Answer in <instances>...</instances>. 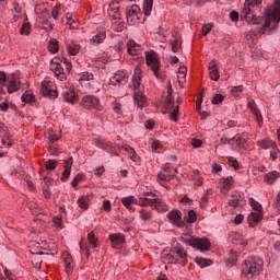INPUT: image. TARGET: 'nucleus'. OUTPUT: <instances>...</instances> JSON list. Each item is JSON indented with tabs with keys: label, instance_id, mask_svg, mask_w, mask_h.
Segmentation results:
<instances>
[{
	"label": "nucleus",
	"instance_id": "nucleus-58",
	"mask_svg": "<svg viewBox=\"0 0 280 280\" xmlns=\"http://www.w3.org/2000/svg\"><path fill=\"white\" fill-rule=\"evenodd\" d=\"M180 49V42L178 39H174L172 42V51L174 54H177V51Z\"/></svg>",
	"mask_w": 280,
	"mask_h": 280
},
{
	"label": "nucleus",
	"instance_id": "nucleus-3",
	"mask_svg": "<svg viewBox=\"0 0 280 280\" xmlns=\"http://www.w3.org/2000/svg\"><path fill=\"white\" fill-rule=\"evenodd\" d=\"M261 1L262 0H245V3L241 12V16L242 19H245L249 25H259V23L264 21V18L253 14V11L250 10V8L261 5Z\"/></svg>",
	"mask_w": 280,
	"mask_h": 280
},
{
	"label": "nucleus",
	"instance_id": "nucleus-48",
	"mask_svg": "<svg viewBox=\"0 0 280 280\" xmlns=\"http://www.w3.org/2000/svg\"><path fill=\"white\" fill-rule=\"evenodd\" d=\"M45 167H46V170H48L50 172H54V170H56L58 167V161H56V160H48L45 163Z\"/></svg>",
	"mask_w": 280,
	"mask_h": 280
},
{
	"label": "nucleus",
	"instance_id": "nucleus-51",
	"mask_svg": "<svg viewBox=\"0 0 280 280\" xmlns=\"http://www.w3.org/2000/svg\"><path fill=\"white\" fill-rule=\"evenodd\" d=\"M196 220H198V214L196 213V211L190 210L188 212V219H187L188 224H194Z\"/></svg>",
	"mask_w": 280,
	"mask_h": 280
},
{
	"label": "nucleus",
	"instance_id": "nucleus-57",
	"mask_svg": "<svg viewBox=\"0 0 280 280\" xmlns=\"http://www.w3.org/2000/svg\"><path fill=\"white\" fill-rule=\"evenodd\" d=\"M113 109H114V113H116V115H122L124 112L121 110V103L119 102H114L113 103Z\"/></svg>",
	"mask_w": 280,
	"mask_h": 280
},
{
	"label": "nucleus",
	"instance_id": "nucleus-55",
	"mask_svg": "<svg viewBox=\"0 0 280 280\" xmlns=\"http://www.w3.org/2000/svg\"><path fill=\"white\" fill-rule=\"evenodd\" d=\"M60 8H61V5H60L59 3L56 4V5L52 8V10H51V16H52V19L58 20V18L60 16Z\"/></svg>",
	"mask_w": 280,
	"mask_h": 280
},
{
	"label": "nucleus",
	"instance_id": "nucleus-49",
	"mask_svg": "<svg viewBox=\"0 0 280 280\" xmlns=\"http://www.w3.org/2000/svg\"><path fill=\"white\" fill-rule=\"evenodd\" d=\"M195 185L197 187H202L203 183H205V178L202 176H200V172L195 171Z\"/></svg>",
	"mask_w": 280,
	"mask_h": 280
},
{
	"label": "nucleus",
	"instance_id": "nucleus-64",
	"mask_svg": "<svg viewBox=\"0 0 280 280\" xmlns=\"http://www.w3.org/2000/svg\"><path fill=\"white\" fill-rule=\"evenodd\" d=\"M30 30H31L30 24H23L20 30V34L27 35V34H30Z\"/></svg>",
	"mask_w": 280,
	"mask_h": 280
},
{
	"label": "nucleus",
	"instance_id": "nucleus-2",
	"mask_svg": "<svg viewBox=\"0 0 280 280\" xmlns=\"http://www.w3.org/2000/svg\"><path fill=\"white\" fill-rule=\"evenodd\" d=\"M141 78H142V71L140 67H136L133 77H132V84L135 90L133 93V102L138 106V108H145L148 106V96L143 94L139 89L141 86Z\"/></svg>",
	"mask_w": 280,
	"mask_h": 280
},
{
	"label": "nucleus",
	"instance_id": "nucleus-52",
	"mask_svg": "<svg viewBox=\"0 0 280 280\" xmlns=\"http://www.w3.org/2000/svg\"><path fill=\"white\" fill-rule=\"evenodd\" d=\"M244 91V85L233 86L231 90V94L234 97H240V93Z\"/></svg>",
	"mask_w": 280,
	"mask_h": 280
},
{
	"label": "nucleus",
	"instance_id": "nucleus-19",
	"mask_svg": "<svg viewBox=\"0 0 280 280\" xmlns=\"http://www.w3.org/2000/svg\"><path fill=\"white\" fill-rule=\"evenodd\" d=\"M8 86H7V91L8 93L12 94V93H16V91H19V89H21V79L16 75H12L11 79H8Z\"/></svg>",
	"mask_w": 280,
	"mask_h": 280
},
{
	"label": "nucleus",
	"instance_id": "nucleus-50",
	"mask_svg": "<svg viewBox=\"0 0 280 280\" xmlns=\"http://www.w3.org/2000/svg\"><path fill=\"white\" fill-rule=\"evenodd\" d=\"M97 147L106 152H110V150H113V147H110V144L104 140L97 141Z\"/></svg>",
	"mask_w": 280,
	"mask_h": 280
},
{
	"label": "nucleus",
	"instance_id": "nucleus-26",
	"mask_svg": "<svg viewBox=\"0 0 280 280\" xmlns=\"http://www.w3.org/2000/svg\"><path fill=\"white\" fill-rule=\"evenodd\" d=\"M127 51L129 56H139V54H141V45L137 44L135 40H129Z\"/></svg>",
	"mask_w": 280,
	"mask_h": 280
},
{
	"label": "nucleus",
	"instance_id": "nucleus-36",
	"mask_svg": "<svg viewBox=\"0 0 280 280\" xmlns=\"http://www.w3.org/2000/svg\"><path fill=\"white\" fill-rule=\"evenodd\" d=\"M138 213L140 215V220L143 222H150V220H152V212L145 208L140 209Z\"/></svg>",
	"mask_w": 280,
	"mask_h": 280
},
{
	"label": "nucleus",
	"instance_id": "nucleus-56",
	"mask_svg": "<svg viewBox=\"0 0 280 280\" xmlns=\"http://www.w3.org/2000/svg\"><path fill=\"white\" fill-rule=\"evenodd\" d=\"M22 102H26V103L34 102V95L32 94V92H25L22 95Z\"/></svg>",
	"mask_w": 280,
	"mask_h": 280
},
{
	"label": "nucleus",
	"instance_id": "nucleus-54",
	"mask_svg": "<svg viewBox=\"0 0 280 280\" xmlns=\"http://www.w3.org/2000/svg\"><path fill=\"white\" fill-rule=\"evenodd\" d=\"M91 80H93V74H91L89 72H84V73L80 74L79 82H89Z\"/></svg>",
	"mask_w": 280,
	"mask_h": 280
},
{
	"label": "nucleus",
	"instance_id": "nucleus-29",
	"mask_svg": "<svg viewBox=\"0 0 280 280\" xmlns=\"http://www.w3.org/2000/svg\"><path fill=\"white\" fill-rule=\"evenodd\" d=\"M121 203L128 211H132V205H139V200H137L135 196H127L121 198Z\"/></svg>",
	"mask_w": 280,
	"mask_h": 280
},
{
	"label": "nucleus",
	"instance_id": "nucleus-22",
	"mask_svg": "<svg viewBox=\"0 0 280 280\" xmlns=\"http://www.w3.org/2000/svg\"><path fill=\"white\" fill-rule=\"evenodd\" d=\"M71 167H73V158H69L68 161L63 162V172L61 175L62 183H67L69 180V177L71 176Z\"/></svg>",
	"mask_w": 280,
	"mask_h": 280
},
{
	"label": "nucleus",
	"instance_id": "nucleus-25",
	"mask_svg": "<svg viewBox=\"0 0 280 280\" xmlns=\"http://www.w3.org/2000/svg\"><path fill=\"white\" fill-rule=\"evenodd\" d=\"M107 14L113 19L114 21H117L119 19V2H112L109 3V7L107 9Z\"/></svg>",
	"mask_w": 280,
	"mask_h": 280
},
{
	"label": "nucleus",
	"instance_id": "nucleus-45",
	"mask_svg": "<svg viewBox=\"0 0 280 280\" xmlns=\"http://www.w3.org/2000/svg\"><path fill=\"white\" fill-rule=\"evenodd\" d=\"M82 180H84V173H79V174L75 175V177L71 182V186L74 189H78V185H80V183H82Z\"/></svg>",
	"mask_w": 280,
	"mask_h": 280
},
{
	"label": "nucleus",
	"instance_id": "nucleus-12",
	"mask_svg": "<svg viewBox=\"0 0 280 280\" xmlns=\"http://www.w3.org/2000/svg\"><path fill=\"white\" fill-rule=\"evenodd\" d=\"M50 71H52V73H55V78L61 82L67 80V74L65 73V68H62V65H60V59H52L50 61Z\"/></svg>",
	"mask_w": 280,
	"mask_h": 280
},
{
	"label": "nucleus",
	"instance_id": "nucleus-15",
	"mask_svg": "<svg viewBox=\"0 0 280 280\" xmlns=\"http://www.w3.org/2000/svg\"><path fill=\"white\" fill-rule=\"evenodd\" d=\"M247 108H249L250 113L254 115L258 126L261 127L264 125V116H261V112L259 107H257L255 100L252 98L247 102Z\"/></svg>",
	"mask_w": 280,
	"mask_h": 280
},
{
	"label": "nucleus",
	"instance_id": "nucleus-11",
	"mask_svg": "<svg viewBox=\"0 0 280 280\" xmlns=\"http://www.w3.org/2000/svg\"><path fill=\"white\" fill-rule=\"evenodd\" d=\"M141 16V8L137 4H132L129 9H127V23L129 25H137L139 23Z\"/></svg>",
	"mask_w": 280,
	"mask_h": 280
},
{
	"label": "nucleus",
	"instance_id": "nucleus-42",
	"mask_svg": "<svg viewBox=\"0 0 280 280\" xmlns=\"http://www.w3.org/2000/svg\"><path fill=\"white\" fill-rule=\"evenodd\" d=\"M249 205L254 211L264 213V207L255 198H249Z\"/></svg>",
	"mask_w": 280,
	"mask_h": 280
},
{
	"label": "nucleus",
	"instance_id": "nucleus-23",
	"mask_svg": "<svg viewBox=\"0 0 280 280\" xmlns=\"http://www.w3.org/2000/svg\"><path fill=\"white\" fill-rule=\"evenodd\" d=\"M127 78L128 77L126 75V72L119 70L114 74V77L109 79V84H112L113 86H117V84H124Z\"/></svg>",
	"mask_w": 280,
	"mask_h": 280
},
{
	"label": "nucleus",
	"instance_id": "nucleus-16",
	"mask_svg": "<svg viewBox=\"0 0 280 280\" xmlns=\"http://www.w3.org/2000/svg\"><path fill=\"white\" fill-rule=\"evenodd\" d=\"M106 40V28H97L90 39L91 45H102Z\"/></svg>",
	"mask_w": 280,
	"mask_h": 280
},
{
	"label": "nucleus",
	"instance_id": "nucleus-63",
	"mask_svg": "<svg viewBox=\"0 0 280 280\" xmlns=\"http://www.w3.org/2000/svg\"><path fill=\"white\" fill-rule=\"evenodd\" d=\"M191 145H192V148H202V140L192 138Z\"/></svg>",
	"mask_w": 280,
	"mask_h": 280
},
{
	"label": "nucleus",
	"instance_id": "nucleus-17",
	"mask_svg": "<svg viewBox=\"0 0 280 280\" xmlns=\"http://www.w3.org/2000/svg\"><path fill=\"white\" fill-rule=\"evenodd\" d=\"M167 218L170 220V222H172V224H174L175 226H183V213L180 212V210H172L168 214Z\"/></svg>",
	"mask_w": 280,
	"mask_h": 280
},
{
	"label": "nucleus",
	"instance_id": "nucleus-20",
	"mask_svg": "<svg viewBox=\"0 0 280 280\" xmlns=\"http://www.w3.org/2000/svg\"><path fill=\"white\" fill-rule=\"evenodd\" d=\"M93 200V194L83 195L79 197L77 200V205L80 209H83V211H86L89 207H91V201Z\"/></svg>",
	"mask_w": 280,
	"mask_h": 280
},
{
	"label": "nucleus",
	"instance_id": "nucleus-14",
	"mask_svg": "<svg viewBox=\"0 0 280 280\" xmlns=\"http://www.w3.org/2000/svg\"><path fill=\"white\" fill-rule=\"evenodd\" d=\"M158 199L154 192L147 191L142 194L138 202L140 207H154Z\"/></svg>",
	"mask_w": 280,
	"mask_h": 280
},
{
	"label": "nucleus",
	"instance_id": "nucleus-40",
	"mask_svg": "<svg viewBox=\"0 0 280 280\" xmlns=\"http://www.w3.org/2000/svg\"><path fill=\"white\" fill-rule=\"evenodd\" d=\"M59 211L60 213H67V211L62 207L59 208ZM52 222L57 229H62V214H60L59 217H54Z\"/></svg>",
	"mask_w": 280,
	"mask_h": 280
},
{
	"label": "nucleus",
	"instance_id": "nucleus-28",
	"mask_svg": "<svg viewBox=\"0 0 280 280\" xmlns=\"http://www.w3.org/2000/svg\"><path fill=\"white\" fill-rule=\"evenodd\" d=\"M63 100L69 104H78L80 98L78 97V94H75V91L67 90L63 92Z\"/></svg>",
	"mask_w": 280,
	"mask_h": 280
},
{
	"label": "nucleus",
	"instance_id": "nucleus-37",
	"mask_svg": "<svg viewBox=\"0 0 280 280\" xmlns=\"http://www.w3.org/2000/svg\"><path fill=\"white\" fill-rule=\"evenodd\" d=\"M265 183H267V185H273L275 180H277V178H279V174L277 173V171L270 172L265 174Z\"/></svg>",
	"mask_w": 280,
	"mask_h": 280
},
{
	"label": "nucleus",
	"instance_id": "nucleus-5",
	"mask_svg": "<svg viewBox=\"0 0 280 280\" xmlns=\"http://www.w3.org/2000/svg\"><path fill=\"white\" fill-rule=\"evenodd\" d=\"M256 145L260 150H270L269 154H270L271 161H277V159H279L280 149H279V145H277V141L267 137V138L257 140Z\"/></svg>",
	"mask_w": 280,
	"mask_h": 280
},
{
	"label": "nucleus",
	"instance_id": "nucleus-53",
	"mask_svg": "<svg viewBox=\"0 0 280 280\" xmlns=\"http://www.w3.org/2000/svg\"><path fill=\"white\" fill-rule=\"evenodd\" d=\"M211 30H213V24L211 23L205 24L201 28L202 36H207L208 34H210Z\"/></svg>",
	"mask_w": 280,
	"mask_h": 280
},
{
	"label": "nucleus",
	"instance_id": "nucleus-4",
	"mask_svg": "<svg viewBox=\"0 0 280 280\" xmlns=\"http://www.w3.org/2000/svg\"><path fill=\"white\" fill-rule=\"evenodd\" d=\"M262 266L264 261L260 258H248L243 265V275L246 279H255L261 272Z\"/></svg>",
	"mask_w": 280,
	"mask_h": 280
},
{
	"label": "nucleus",
	"instance_id": "nucleus-39",
	"mask_svg": "<svg viewBox=\"0 0 280 280\" xmlns=\"http://www.w3.org/2000/svg\"><path fill=\"white\" fill-rule=\"evenodd\" d=\"M152 5H154V0H144L142 10L145 16L152 14Z\"/></svg>",
	"mask_w": 280,
	"mask_h": 280
},
{
	"label": "nucleus",
	"instance_id": "nucleus-61",
	"mask_svg": "<svg viewBox=\"0 0 280 280\" xmlns=\"http://www.w3.org/2000/svg\"><path fill=\"white\" fill-rule=\"evenodd\" d=\"M229 165L234 167L235 170H240V162L235 160V158H229Z\"/></svg>",
	"mask_w": 280,
	"mask_h": 280
},
{
	"label": "nucleus",
	"instance_id": "nucleus-18",
	"mask_svg": "<svg viewBox=\"0 0 280 280\" xmlns=\"http://www.w3.org/2000/svg\"><path fill=\"white\" fill-rule=\"evenodd\" d=\"M209 78L210 80H213V82H218L220 80V71L218 70V61L215 59H212L209 62Z\"/></svg>",
	"mask_w": 280,
	"mask_h": 280
},
{
	"label": "nucleus",
	"instance_id": "nucleus-7",
	"mask_svg": "<svg viewBox=\"0 0 280 280\" xmlns=\"http://www.w3.org/2000/svg\"><path fill=\"white\" fill-rule=\"evenodd\" d=\"M164 106L166 108V110H170V119L171 121H178V117H180V107L178 106V104L174 103V101L172 100V83H170L168 85V95L166 97V101L164 103Z\"/></svg>",
	"mask_w": 280,
	"mask_h": 280
},
{
	"label": "nucleus",
	"instance_id": "nucleus-27",
	"mask_svg": "<svg viewBox=\"0 0 280 280\" xmlns=\"http://www.w3.org/2000/svg\"><path fill=\"white\" fill-rule=\"evenodd\" d=\"M67 24L71 27V30H78L80 27V20H78V15L73 13L66 14Z\"/></svg>",
	"mask_w": 280,
	"mask_h": 280
},
{
	"label": "nucleus",
	"instance_id": "nucleus-21",
	"mask_svg": "<svg viewBox=\"0 0 280 280\" xmlns=\"http://www.w3.org/2000/svg\"><path fill=\"white\" fill-rule=\"evenodd\" d=\"M261 220H264V212H252L247 217L248 225L252 229H255V226H257V224H259V222H261Z\"/></svg>",
	"mask_w": 280,
	"mask_h": 280
},
{
	"label": "nucleus",
	"instance_id": "nucleus-47",
	"mask_svg": "<svg viewBox=\"0 0 280 280\" xmlns=\"http://www.w3.org/2000/svg\"><path fill=\"white\" fill-rule=\"evenodd\" d=\"M48 50L50 51V54H58L59 46H58V42L56 39H52L49 42Z\"/></svg>",
	"mask_w": 280,
	"mask_h": 280
},
{
	"label": "nucleus",
	"instance_id": "nucleus-13",
	"mask_svg": "<svg viewBox=\"0 0 280 280\" xmlns=\"http://www.w3.org/2000/svg\"><path fill=\"white\" fill-rule=\"evenodd\" d=\"M186 246H211V242L207 238L194 237L185 235L182 237Z\"/></svg>",
	"mask_w": 280,
	"mask_h": 280
},
{
	"label": "nucleus",
	"instance_id": "nucleus-10",
	"mask_svg": "<svg viewBox=\"0 0 280 280\" xmlns=\"http://www.w3.org/2000/svg\"><path fill=\"white\" fill-rule=\"evenodd\" d=\"M174 176H176V170H174V167H172V164L166 163L162 167L161 173L158 175V180H159V183H167L172 178H174Z\"/></svg>",
	"mask_w": 280,
	"mask_h": 280
},
{
	"label": "nucleus",
	"instance_id": "nucleus-30",
	"mask_svg": "<svg viewBox=\"0 0 280 280\" xmlns=\"http://www.w3.org/2000/svg\"><path fill=\"white\" fill-rule=\"evenodd\" d=\"M171 253L180 259L182 264H187V252L180 247H172Z\"/></svg>",
	"mask_w": 280,
	"mask_h": 280
},
{
	"label": "nucleus",
	"instance_id": "nucleus-31",
	"mask_svg": "<svg viewBox=\"0 0 280 280\" xmlns=\"http://www.w3.org/2000/svg\"><path fill=\"white\" fill-rule=\"evenodd\" d=\"M153 205L158 213H165L170 211V207L167 203L163 202V199L161 198H158Z\"/></svg>",
	"mask_w": 280,
	"mask_h": 280
},
{
	"label": "nucleus",
	"instance_id": "nucleus-60",
	"mask_svg": "<svg viewBox=\"0 0 280 280\" xmlns=\"http://www.w3.org/2000/svg\"><path fill=\"white\" fill-rule=\"evenodd\" d=\"M224 102V96L222 94H215L212 98V104H222Z\"/></svg>",
	"mask_w": 280,
	"mask_h": 280
},
{
	"label": "nucleus",
	"instance_id": "nucleus-32",
	"mask_svg": "<svg viewBox=\"0 0 280 280\" xmlns=\"http://www.w3.org/2000/svg\"><path fill=\"white\" fill-rule=\"evenodd\" d=\"M122 150H125V152L129 154V158L131 159V161H133L135 163H139L140 158H139V154H137V151H135V148L128 144H124Z\"/></svg>",
	"mask_w": 280,
	"mask_h": 280
},
{
	"label": "nucleus",
	"instance_id": "nucleus-62",
	"mask_svg": "<svg viewBox=\"0 0 280 280\" xmlns=\"http://www.w3.org/2000/svg\"><path fill=\"white\" fill-rule=\"evenodd\" d=\"M103 209L106 211V213H110L112 211V206H110V200H104L103 201Z\"/></svg>",
	"mask_w": 280,
	"mask_h": 280
},
{
	"label": "nucleus",
	"instance_id": "nucleus-34",
	"mask_svg": "<svg viewBox=\"0 0 280 280\" xmlns=\"http://www.w3.org/2000/svg\"><path fill=\"white\" fill-rule=\"evenodd\" d=\"M67 51L69 56H78L80 54V45L74 42L67 43Z\"/></svg>",
	"mask_w": 280,
	"mask_h": 280
},
{
	"label": "nucleus",
	"instance_id": "nucleus-1",
	"mask_svg": "<svg viewBox=\"0 0 280 280\" xmlns=\"http://www.w3.org/2000/svg\"><path fill=\"white\" fill-rule=\"evenodd\" d=\"M265 24L257 26L254 31H249L247 36H261L266 30L272 31L279 27L280 22V0H275L271 7H268L265 15Z\"/></svg>",
	"mask_w": 280,
	"mask_h": 280
},
{
	"label": "nucleus",
	"instance_id": "nucleus-24",
	"mask_svg": "<svg viewBox=\"0 0 280 280\" xmlns=\"http://www.w3.org/2000/svg\"><path fill=\"white\" fill-rule=\"evenodd\" d=\"M233 183H235L233 176L222 177L219 182L222 194H226L233 187Z\"/></svg>",
	"mask_w": 280,
	"mask_h": 280
},
{
	"label": "nucleus",
	"instance_id": "nucleus-59",
	"mask_svg": "<svg viewBox=\"0 0 280 280\" xmlns=\"http://www.w3.org/2000/svg\"><path fill=\"white\" fill-rule=\"evenodd\" d=\"M88 240L90 242V244H92V246H95L97 244V237H95V233L90 232L88 234Z\"/></svg>",
	"mask_w": 280,
	"mask_h": 280
},
{
	"label": "nucleus",
	"instance_id": "nucleus-9",
	"mask_svg": "<svg viewBox=\"0 0 280 280\" xmlns=\"http://www.w3.org/2000/svg\"><path fill=\"white\" fill-rule=\"evenodd\" d=\"M40 93L44 97H49L50 100L58 97V91L54 90V83L49 78H45L42 82Z\"/></svg>",
	"mask_w": 280,
	"mask_h": 280
},
{
	"label": "nucleus",
	"instance_id": "nucleus-35",
	"mask_svg": "<svg viewBox=\"0 0 280 280\" xmlns=\"http://www.w3.org/2000/svg\"><path fill=\"white\" fill-rule=\"evenodd\" d=\"M63 257H65V267H66L67 275H73V265H71L72 259L69 256V253L65 252Z\"/></svg>",
	"mask_w": 280,
	"mask_h": 280
},
{
	"label": "nucleus",
	"instance_id": "nucleus-43",
	"mask_svg": "<svg viewBox=\"0 0 280 280\" xmlns=\"http://www.w3.org/2000/svg\"><path fill=\"white\" fill-rule=\"evenodd\" d=\"M195 261L198 266H200V268H207V266H211V264H213V261H211L210 259L202 257H196Z\"/></svg>",
	"mask_w": 280,
	"mask_h": 280
},
{
	"label": "nucleus",
	"instance_id": "nucleus-41",
	"mask_svg": "<svg viewBox=\"0 0 280 280\" xmlns=\"http://www.w3.org/2000/svg\"><path fill=\"white\" fill-rule=\"evenodd\" d=\"M230 256L228 257L225 264L233 268L237 264V253L230 250Z\"/></svg>",
	"mask_w": 280,
	"mask_h": 280
},
{
	"label": "nucleus",
	"instance_id": "nucleus-44",
	"mask_svg": "<svg viewBox=\"0 0 280 280\" xmlns=\"http://www.w3.org/2000/svg\"><path fill=\"white\" fill-rule=\"evenodd\" d=\"M185 78H187V67H179L178 75H177V80H178L179 84L185 82Z\"/></svg>",
	"mask_w": 280,
	"mask_h": 280
},
{
	"label": "nucleus",
	"instance_id": "nucleus-38",
	"mask_svg": "<svg viewBox=\"0 0 280 280\" xmlns=\"http://www.w3.org/2000/svg\"><path fill=\"white\" fill-rule=\"evenodd\" d=\"M109 240L112 244H124L126 242V237L121 233L110 234Z\"/></svg>",
	"mask_w": 280,
	"mask_h": 280
},
{
	"label": "nucleus",
	"instance_id": "nucleus-8",
	"mask_svg": "<svg viewBox=\"0 0 280 280\" xmlns=\"http://www.w3.org/2000/svg\"><path fill=\"white\" fill-rule=\"evenodd\" d=\"M81 104L83 108H86L88 110H104V107L100 103V98L95 95L83 96Z\"/></svg>",
	"mask_w": 280,
	"mask_h": 280
},
{
	"label": "nucleus",
	"instance_id": "nucleus-46",
	"mask_svg": "<svg viewBox=\"0 0 280 280\" xmlns=\"http://www.w3.org/2000/svg\"><path fill=\"white\" fill-rule=\"evenodd\" d=\"M2 145H4L5 148H11V145H14V140L9 133H5L2 137Z\"/></svg>",
	"mask_w": 280,
	"mask_h": 280
},
{
	"label": "nucleus",
	"instance_id": "nucleus-6",
	"mask_svg": "<svg viewBox=\"0 0 280 280\" xmlns=\"http://www.w3.org/2000/svg\"><path fill=\"white\" fill-rule=\"evenodd\" d=\"M145 65L153 71L155 78H161V59L159 54L154 50H148L145 52Z\"/></svg>",
	"mask_w": 280,
	"mask_h": 280
},
{
	"label": "nucleus",
	"instance_id": "nucleus-33",
	"mask_svg": "<svg viewBox=\"0 0 280 280\" xmlns=\"http://www.w3.org/2000/svg\"><path fill=\"white\" fill-rule=\"evenodd\" d=\"M243 201H244V197H242V195H240V192H236V194L232 195V198L230 199L229 205H230V207L237 209V207H240Z\"/></svg>",
	"mask_w": 280,
	"mask_h": 280
}]
</instances>
